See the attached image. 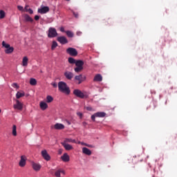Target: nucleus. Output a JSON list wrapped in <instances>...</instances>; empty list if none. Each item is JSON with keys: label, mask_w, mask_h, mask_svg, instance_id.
I'll use <instances>...</instances> for the list:
<instances>
[{"label": "nucleus", "mask_w": 177, "mask_h": 177, "mask_svg": "<svg viewBox=\"0 0 177 177\" xmlns=\"http://www.w3.org/2000/svg\"><path fill=\"white\" fill-rule=\"evenodd\" d=\"M75 73H81L82 70H84V67H80V66H76L75 68Z\"/></svg>", "instance_id": "c756f323"}, {"label": "nucleus", "mask_w": 177, "mask_h": 177, "mask_svg": "<svg viewBox=\"0 0 177 177\" xmlns=\"http://www.w3.org/2000/svg\"><path fill=\"white\" fill-rule=\"evenodd\" d=\"M32 167L34 171H39L41 168V165L39 163H36L35 162H32Z\"/></svg>", "instance_id": "4468645a"}, {"label": "nucleus", "mask_w": 177, "mask_h": 177, "mask_svg": "<svg viewBox=\"0 0 177 177\" xmlns=\"http://www.w3.org/2000/svg\"><path fill=\"white\" fill-rule=\"evenodd\" d=\"M57 41L59 44H62V45H65V44H68V40H67V38L64 36L58 37L57 39Z\"/></svg>", "instance_id": "1a4fd4ad"}, {"label": "nucleus", "mask_w": 177, "mask_h": 177, "mask_svg": "<svg viewBox=\"0 0 177 177\" xmlns=\"http://www.w3.org/2000/svg\"><path fill=\"white\" fill-rule=\"evenodd\" d=\"M66 1H67L68 2H69L70 0H66Z\"/></svg>", "instance_id": "09e8293b"}, {"label": "nucleus", "mask_w": 177, "mask_h": 177, "mask_svg": "<svg viewBox=\"0 0 177 177\" xmlns=\"http://www.w3.org/2000/svg\"><path fill=\"white\" fill-rule=\"evenodd\" d=\"M26 12H28L30 15H32V13H34V11L31 8H28V10H26Z\"/></svg>", "instance_id": "c9c22d12"}, {"label": "nucleus", "mask_w": 177, "mask_h": 177, "mask_svg": "<svg viewBox=\"0 0 177 177\" xmlns=\"http://www.w3.org/2000/svg\"><path fill=\"white\" fill-rule=\"evenodd\" d=\"M2 46L7 48L5 50V53L7 55H9L10 53H13V50H15V48L13 47H10V44H6L5 41H2Z\"/></svg>", "instance_id": "f03ea898"}, {"label": "nucleus", "mask_w": 177, "mask_h": 177, "mask_svg": "<svg viewBox=\"0 0 177 177\" xmlns=\"http://www.w3.org/2000/svg\"><path fill=\"white\" fill-rule=\"evenodd\" d=\"M77 115H78V117H80V118H82V113L81 112H77Z\"/></svg>", "instance_id": "4c0bfd02"}, {"label": "nucleus", "mask_w": 177, "mask_h": 177, "mask_svg": "<svg viewBox=\"0 0 177 177\" xmlns=\"http://www.w3.org/2000/svg\"><path fill=\"white\" fill-rule=\"evenodd\" d=\"M66 124H68V125H71V122H70V121L66 120Z\"/></svg>", "instance_id": "a18cd8bd"}, {"label": "nucleus", "mask_w": 177, "mask_h": 177, "mask_svg": "<svg viewBox=\"0 0 177 177\" xmlns=\"http://www.w3.org/2000/svg\"><path fill=\"white\" fill-rule=\"evenodd\" d=\"M85 80H86L85 76H83L82 75H76L75 77V81L78 82H77L78 85H80V84H82V82H84Z\"/></svg>", "instance_id": "6e6552de"}, {"label": "nucleus", "mask_w": 177, "mask_h": 177, "mask_svg": "<svg viewBox=\"0 0 177 177\" xmlns=\"http://www.w3.org/2000/svg\"><path fill=\"white\" fill-rule=\"evenodd\" d=\"M79 143L80 145H82L83 146H88V144L85 143V142H79Z\"/></svg>", "instance_id": "79ce46f5"}, {"label": "nucleus", "mask_w": 177, "mask_h": 177, "mask_svg": "<svg viewBox=\"0 0 177 177\" xmlns=\"http://www.w3.org/2000/svg\"><path fill=\"white\" fill-rule=\"evenodd\" d=\"M93 81L94 82H102L103 81V77L100 74H97L94 77Z\"/></svg>", "instance_id": "2eb2a0df"}, {"label": "nucleus", "mask_w": 177, "mask_h": 177, "mask_svg": "<svg viewBox=\"0 0 177 177\" xmlns=\"http://www.w3.org/2000/svg\"><path fill=\"white\" fill-rule=\"evenodd\" d=\"M39 106L42 110H46L48 108V104L46 102H41Z\"/></svg>", "instance_id": "4be33fe9"}, {"label": "nucleus", "mask_w": 177, "mask_h": 177, "mask_svg": "<svg viewBox=\"0 0 177 177\" xmlns=\"http://www.w3.org/2000/svg\"><path fill=\"white\" fill-rule=\"evenodd\" d=\"M30 84L33 86L37 85V80H35L34 78H30Z\"/></svg>", "instance_id": "7c9ffc66"}, {"label": "nucleus", "mask_w": 177, "mask_h": 177, "mask_svg": "<svg viewBox=\"0 0 177 177\" xmlns=\"http://www.w3.org/2000/svg\"><path fill=\"white\" fill-rule=\"evenodd\" d=\"M35 20H36V21L39 20V16L36 15V16L35 17Z\"/></svg>", "instance_id": "c03bdc74"}, {"label": "nucleus", "mask_w": 177, "mask_h": 177, "mask_svg": "<svg viewBox=\"0 0 177 177\" xmlns=\"http://www.w3.org/2000/svg\"><path fill=\"white\" fill-rule=\"evenodd\" d=\"M22 64L24 67L28 64V58L27 57L23 58Z\"/></svg>", "instance_id": "a878e982"}, {"label": "nucleus", "mask_w": 177, "mask_h": 177, "mask_svg": "<svg viewBox=\"0 0 177 177\" xmlns=\"http://www.w3.org/2000/svg\"><path fill=\"white\" fill-rule=\"evenodd\" d=\"M56 48H57V42H56V41H53L51 46V49L52 50H55Z\"/></svg>", "instance_id": "2f4dec72"}, {"label": "nucleus", "mask_w": 177, "mask_h": 177, "mask_svg": "<svg viewBox=\"0 0 177 177\" xmlns=\"http://www.w3.org/2000/svg\"><path fill=\"white\" fill-rule=\"evenodd\" d=\"M12 86L13 88H17V89H19V85L17 84V83H13V84H12Z\"/></svg>", "instance_id": "f704fd0d"}, {"label": "nucleus", "mask_w": 177, "mask_h": 177, "mask_svg": "<svg viewBox=\"0 0 177 177\" xmlns=\"http://www.w3.org/2000/svg\"><path fill=\"white\" fill-rule=\"evenodd\" d=\"M46 102L47 103H52V102H53V97L50 95H48L46 97Z\"/></svg>", "instance_id": "473e14b6"}, {"label": "nucleus", "mask_w": 177, "mask_h": 177, "mask_svg": "<svg viewBox=\"0 0 177 177\" xmlns=\"http://www.w3.org/2000/svg\"><path fill=\"white\" fill-rule=\"evenodd\" d=\"M19 167H26V156H21V160L19 162Z\"/></svg>", "instance_id": "dca6fc26"}, {"label": "nucleus", "mask_w": 177, "mask_h": 177, "mask_svg": "<svg viewBox=\"0 0 177 177\" xmlns=\"http://www.w3.org/2000/svg\"><path fill=\"white\" fill-rule=\"evenodd\" d=\"M49 12V7L44 6L41 8L38 9V12L44 15L45 13H48Z\"/></svg>", "instance_id": "ddd939ff"}, {"label": "nucleus", "mask_w": 177, "mask_h": 177, "mask_svg": "<svg viewBox=\"0 0 177 177\" xmlns=\"http://www.w3.org/2000/svg\"><path fill=\"white\" fill-rule=\"evenodd\" d=\"M58 90L59 91V92L65 93V95H70V93L71 92L70 91V87H68L67 83L64 82H58Z\"/></svg>", "instance_id": "f257e3e1"}, {"label": "nucleus", "mask_w": 177, "mask_h": 177, "mask_svg": "<svg viewBox=\"0 0 177 177\" xmlns=\"http://www.w3.org/2000/svg\"><path fill=\"white\" fill-rule=\"evenodd\" d=\"M103 118L106 117V113L104 112H97L94 113L93 115H91V120L93 121H95V118Z\"/></svg>", "instance_id": "39448f33"}, {"label": "nucleus", "mask_w": 177, "mask_h": 177, "mask_svg": "<svg viewBox=\"0 0 177 177\" xmlns=\"http://www.w3.org/2000/svg\"><path fill=\"white\" fill-rule=\"evenodd\" d=\"M51 85L53 86V88H57V83L56 82L51 83Z\"/></svg>", "instance_id": "e433bc0d"}, {"label": "nucleus", "mask_w": 177, "mask_h": 177, "mask_svg": "<svg viewBox=\"0 0 177 177\" xmlns=\"http://www.w3.org/2000/svg\"><path fill=\"white\" fill-rule=\"evenodd\" d=\"M82 153L86 156H91L92 154V151L86 147L82 148Z\"/></svg>", "instance_id": "6ab92c4d"}, {"label": "nucleus", "mask_w": 177, "mask_h": 177, "mask_svg": "<svg viewBox=\"0 0 177 177\" xmlns=\"http://www.w3.org/2000/svg\"><path fill=\"white\" fill-rule=\"evenodd\" d=\"M28 6H26V7H25V10H26V12H27V10H28Z\"/></svg>", "instance_id": "49530a36"}, {"label": "nucleus", "mask_w": 177, "mask_h": 177, "mask_svg": "<svg viewBox=\"0 0 177 177\" xmlns=\"http://www.w3.org/2000/svg\"><path fill=\"white\" fill-rule=\"evenodd\" d=\"M26 94L24 93V91H18L16 94V97L17 99H20V97H23V96H24Z\"/></svg>", "instance_id": "5701e85b"}, {"label": "nucleus", "mask_w": 177, "mask_h": 177, "mask_svg": "<svg viewBox=\"0 0 177 177\" xmlns=\"http://www.w3.org/2000/svg\"><path fill=\"white\" fill-rule=\"evenodd\" d=\"M41 156L46 161H50V156L48 154V151L46 150L41 151Z\"/></svg>", "instance_id": "9b49d317"}, {"label": "nucleus", "mask_w": 177, "mask_h": 177, "mask_svg": "<svg viewBox=\"0 0 177 177\" xmlns=\"http://www.w3.org/2000/svg\"><path fill=\"white\" fill-rule=\"evenodd\" d=\"M73 15L75 16V17L76 19H78V14H77V12H73Z\"/></svg>", "instance_id": "ea45409f"}, {"label": "nucleus", "mask_w": 177, "mask_h": 177, "mask_svg": "<svg viewBox=\"0 0 177 177\" xmlns=\"http://www.w3.org/2000/svg\"><path fill=\"white\" fill-rule=\"evenodd\" d=\"M86 109L88 111H92L93 109L91 108V106H87L86 107Z\"/></svg>", "instance_id": "58836bf2"}, {"label": "nucleus", "mask_w": 177, "mask_h": 177, "mask_svg": "<svg viewBox=\"0 0 177 177\" xmlns=\"http://www.w3.org/2000/svg\"><path fill=\"white\" fill-rule=\"evenodd\" d=\"M17 8H18L19 10H23V6H17Z\"/></svg>", "instance_id": "37998d69"}, {"label": "nucleus", "mask_w": 177, "mask_h": 177, "mask_svg": "<svg viewBox=\"0 0 177 177\" xmlns=\"http://www.w3.org/2000/svg\"><path fill=\"white\" fill-rule=\"evenodd\" d=\"M24 19H25L26 21H30L31 23H32V21H34V19H32V18H31V17H30V15H25Z\"/></svg>", "instance_id": "b1692460"}, {"label": "nucleus", "mask_w": 177, "mask_h": 177, "mask_svg": "<svg viewBox=\"0 0 177 177\" xmlns=\"http://www.w3.org/2000/svg\"><path fill=\"white\" fill-rule=\"evenodd\" d=\"M65 127H64V124H62V123H56L55 125H54V129L58 130V131H60L62 129H64Z\"/></svg>", "instance_id": "f3484780"}, {"label": "nucleus", "mask_w": 177, "mask_h": 177, "mask_svg": "<svg viewBox=\"0 0 177 177\" xmlns=\"http://www.w3.org/2000/svg\"><path fill=\"white\" fill-rule=\"evenodd\" d=\"M57 31L56 30V28H49L48 29V38H55L57 37Z\"/></svg>", "instance_id": "7ed1b4c3"}, {"label": "nucleus", "mask_w": 177, "mask_h": 177, "mask_svg": "<svg viewBox=\"0 0 177 177\" xmlns=\"http://www.w3.org/2000/svg\"><path fill=\"white\" fill-rule=\"evenodd\" d=\"M66 34L69 38H73V37H74V33L70 30L66 31Z\"/></svg>", "instance_id": "c85d7f7f"}, {"label": "nucleus", "mask_w": 177, "mask_h": 177, "mask_svg": "<svg viewBox=\"0 0 177 177\" xmlns=\"http://www.w3.org/2000/svg\"><path fill=\"white\" fill-rule=\"evenodd\" d=\"M73 95L77 96V97H80V99H84V97H86V95L82 93L80 89H75L73 91Z\"/></svg>", "instance_id": "20e7f679"}, {"label": "nucleus", "mask_w": 177, "mask_h": 177, "mask_svg": "<svg viewBox=\"0 0 177 177\" xmlns=\"http://www.w3.org/2000/svg\"><path fill=\"white\" fill-rule=\"evenodd\" d=\"M59 30L61 32H66V30H64V28L63 27H61Z\"/></svg>", "instance_id": "a19ab883"}, {"label": "nucleus", "mask_w": 177, "mask_h": 177, "mask_svg": "<svg viewBox=\"0 0 177 177\" xmlns=\"http://www.w3.org/2000/svg\"><path fill=\"white\" fill-rule=\"evenodd\" d=\"M15 110H19L21 111L23 110V103L20 102L19 100H16V104L13 105Z\"/></svg>", "instance_id": "0eeeda50"}, {"label": "nucleus", "mask_w": 177, "mask_h": 177, "mask_svg": "<svg viewBox=\"0 0 177 177\" xmlns=\"http://www.w3.org/2000/svg\"><path fill=\"white\" fill-rule=\"evenodd\" d=\"M6 14L5 13V11L3 10H0V19H5V16Z\"/></svg>", "instance_id": "72a5a7b5"}, {"label": "nucleus", "mask_w": 177, "mask_h": 177, "mask_svg": "<svg viewBox=\"0 0 177 177\" xmlns=\"http://www.w3.org/2000/svg\"><path fill=\"white\" fill-rule=\"evenodd\" d=\"M12 133L13 136H17V127H16L15 124H14L12 126Z\"/></svg>", "instance_id": "393cba45"}, {"label": "nucleus", "mask_w": 177, "mask_h": 177, "mask_svg": "<svg viewBox=\"0 0 177 177\" xmlns=\"http://www.w3.org/2000/svg\"><path fill=\"white\" fill-rule=\"evenodd\" d=\"M62 146L64 147L65 149L69 151V150H73V146L71 145L66 143V142H62Z\"/></svg>", "instance_id": "aec40b11"}, {"label": "nucleus", "mask_w": 177, "mask_h": 177, "mask_svg": "<svg viewBox=\"0 0 177 177\" xmlns=\"http://www.w3.org/2000/svg\"><path fill=\"white\" fill-rule=\"evenodd\" d=\"M61 158L64 162H68L70 161V156L67 153H64Z\"/></svg>", "instance_id": "a211bd4d"}, {"label": "nucleus", "mask_w": 177, "mask_h": 177, "mask_svg": "<svg viewBox=\"0 0 177 177\" xmlns=\"http://www.w3.org/2000/svg\"><path fill=\"white\" fill-rule=\"evenodd\" d=\"M64 77L66 78V80H71L73 78H74V73L70 71H66L64 73Z\"/></svg>", "instance_id": "9d476101"}, {"label": "nucleus", "mask_w": 177, "mask_h": 177, "mask_svg": "<svg viewBox=\"0 0 177 177\" xmlns=\"http://www.w3.org/2000/svg\"><path fill=\"white\" fill-rule=\"evenodd\" d=\"M66 53L71 56H77V55H78V51L74 48H68L66 49Z\"/></svg>", "instance_id": "423d86ee"}, {"label": "nucleus", "mask_w": 177, "mask_h": 177, "mask_svg": "<svg viewBox=\"0 0 177 177\" xmlns=\"http://www.w3.org/2000/svg\"><path fill=\"white\" fill-rule=\"evenodd\" d=\"M87 147H93L92 145H88V146H86Z\"/></svg>", "instance_id": "de8ad7c7"}, {"label": "nucleus", "mask_w": 177, "mask_h": 177, "mask_svg": "<svg viewBox=\"0 0 177 177\" xmlns=\"http://www.w3.org/2000/svg\"><path fill=\"white\" fill-rule=\"evenodd\" d=\"M65 171L64 170L62 169H59L55 171V176L56 177H62V175L64 176L65 175Z\"/></svg>", "instance_id": "f8f14e48"}, {"label": "nucleus", "mask_w": 177, "mask_h": 177, "mask_svg": "<svg viewBox=\"0 0 177 177\" xmlns=\"http://www.w3.org/2000/svg\"><path fill=\"white\" fill-rule=\"evenodd\" d=\"M75 64L76 67H84V61L77 60Z\"/></svg>", "instance_id": "412c9836"}, {"label": "nucleus", "mask_w": 177, "mask_h": 177, "mask_svg": "<svg viewBox=\"0 0 177 177\" xmlns=\"http://www.w3.org/2000/svg\"><path fill=\"white\" fill-rule=\"evenodd\" d=\"M152 177H156V176H153Z\"/></svg>", "instance_id": "3c124183"}, {"label": "nucleus", "mask_w": 177, "mask_h": 177, "mask_svg": "<svg viewBox=\"0 0 177 177\" xmlns=\"http://www.w3.org/2000/svg\"><path fill=\"white\" fill-rule=\"evenodd\" d=\"M2 110L0 109V113H1Z\"/></svg>", "instance_id": "8fccbe9b"}, {"label": "nucleus", "mask_w": 177, "mask_h": 177, "mask_svg": "<svg viewBox=\"0 0 177 177\" xmlns=\"http://www.w3.org/2000/svg\"><path fill=\"white\" fill-rule=\"evenodd\" d=\"M64 143H75V140L71 138H66L64 141Z\"/></svg>", "instance_id": "bb28decb"}, {"label": "nucleus", "mask_w": 177, "mask_h": 177, "mask_svg": "<svg viewBox=\"0 0 177 177\" xmlns=\"http://www.w3.org/2000/svg\"><path fill=\"white\" fill-rule=\"evenodd\" d=\"M68 63H70V64H75V63L77 62V60H75V59L73 58V57H69L68 59Z\"/></svg>", "instance_id": "cd10ccee"}]
</instances>
